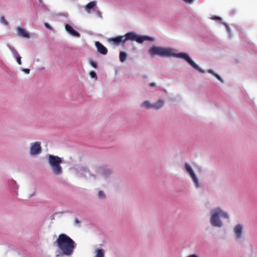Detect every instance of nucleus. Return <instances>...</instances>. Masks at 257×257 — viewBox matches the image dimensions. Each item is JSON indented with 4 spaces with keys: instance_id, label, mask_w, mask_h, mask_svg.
<instances>
[{
    "instance_id": "obj_1",
    "label": "nucleus",
    "mask_w": 257,
    "mask_h": 257,
    "mask_svg": "<svg viewBox=\"0 0 257 257\" xmlns=\"http://www.w3.org/2000/svg\"><path fill=\"white\" fill-rule=\"evenodd\" d=\"M149 53L151 56L157 55L161 57H172L182 58L193 66V60L187 54L184 53H177L176 50L171 48L153 46L150 49Z\"/></svg>"
},
{
    "instance_id": "obj_2",
    "label": "nucleus",
    "mask_w": 257,
    "mask_h": 257,
    "mask_svg": "<svg viewBox=\"0 0 257 257\" xmlns=\"http://www.w3.org/2000/svg\"><path fill=\"white\" fill-rule=\"evenodd\" d=\"M56 243L63 254L66 255H71L76 246L75 242L69 236L63 233L59 235Z\"/></svg>"
},
{
    "instance_id": "obj_3",
    "label": "nucleus",
    "mask_w": 257,
    "mask_h": 257,
    "mask_svg": "<svg viewBox=\"0 0 257 257\" xmlns=\"http://www.w3.org/2000/svg\"><path fill=\"white\" fill-rule=\"evenodd\" d=\"M211 217L210 222L212 226L216 227H221L222 222L219 220V217L228 218V214L222 211L220 208L213 209L211 211Z\"/></svg>"
},
{
    "instance_id": "obj_4",
    "label": "nucleus",
    "mask_w": 257,
    "mask_h": 257,
    "mask_svg": "<svg viewBox=\"0 0 257 257\" xmlns=\"http://www.w3.org/2000/svg\"><path fill=\"white\" fill-rule=\"evenodd\" d=\"M48 162L51 167L53 172L55 175H60L62 173V168L60 166L62 162L61 158L57 156L49 155Z\"/></svg>"
},
{
    "instance_id": "obj_5",
    "label": "nucleus",
    "mask_w": 257,
    "mask_h": 257,
    "mask_svg": "<svg viewBox=\"0 0 257 257\" xmlns=\"http://www.w3.org/2000/svg\"><path fill=\"white\" fill-rule=\"evenodd\" d=\"M124 42L127 40L136 41L139 43H142L146 40L153 41L154 39L148 36H141L136 35L135 33L129 32L123 36Z\"/></svg>"
},
{
    "instance_id": "obj_6",
    "label": "nucleus",
    "mask_w": 257,
    "mask_h": 257,
    "mask_svg": "<svg viewBox=\"0 0 257 257\" xmlns=\"http://www.w3.org/2000/svg\"><path fill=\"white\" fill-rule=\"evenodd\" d=\"M42 151L41 144L39 142H36L32 144L30 148V154L31 155H36L40 154Z\"/></svg>"
},
{
    "instance_id": "obj_7",
    "label": "nucleus",
    "mask_w": 257,
    "mask_h": 257,
    "mask_svg": "<svg viewBox=\"0 0 257 257\" xmlns=\"http://www.w3.org/2000/svg\"><path fill=\"white\" fill-rule=\"evenodd\" d=\"M65 28L66 31L69 33L70 34H71L72 36L80 37V34L77 32L76 31L74 30L72 27L70 26L69 24H66L65 25Z\"/></svg>"
},
{
    "instance_id": "obj_8",
    "label": "nucleus",
    "mask_w": 257,
    "mask_h": 257,
    "mask_svg": "<svg viewBox=\"0 0 257 257\" xmlns=\"http://www.w3.org/2000/svg\"><path fill=\"white\" fill-rule=\"evenodd\" d=\"M234 232L237 239L240 238L242 233V226L237 224L234 228Z\"/></svg>"
},
{
    "instance_id": "obj_9",
    "label": "nucleus",
    "mask_w": 257,
    "mask_h": 257,
    "mask_svg": "<svg viewBox=\"0 0 257 257\" xmlns=\"http://www.w3.org/2000/svg\"><path fill=\"white\" fill-rule=\"evenodd\" d=\"M96 47H97V51L103 55H105L107 52V50L102 44L99 42H96L95 43Z\"/></svg>"
},
{
    "instance_id": "obj_10",
    "label": "nucleus",
    "mask_w": 257,
    "mask_h": 257,
    "mask_svg": "<svg viewBox=\"0 0 257 257\" xmlns=\"http://www.w3.org/2000/svg\"><path fill=\"white\" fill-rule=\"evenodd\" d=\"M123 36H118L109 40V41L112 42L115 45H119L120 43H124V39Z\"/></svg>"
},
{
    "instance_id": "obj_11",
    "label": "nucleus",
    "mask_w": 257,
    "mask_h": 257,
    "mask_svg": "<svg viewBox=\"0 0 257 257\" xmlns=\"http://www.w3.org/2000/svg\"><path fill=\"white\" fill-rule=\"evenodd\" d=\"M17 31L18 35L20 36H22L24 38H30V35L28 33L26 32V31L21 28L18 27L17 29Z\"/></svg>"
},
{
    "instance_id": "obj_12",
    "label": "nucleus",
    "mask_w": 257,
    "mask_h": 257,
    "mask_svg": "<svg viewBox=\"0 0 257 257\" xmlns=\"http://www.w3.org/2000/svg\"><path fill=\"white\" fill-rule=\"evenodd\" d=\"M164 104V100L159 99L155 103L153 104V108L156 109H159L163 106Z\"/></svg>"
},
{
    "instance_id": "obj_13",
    "label": "nucleus",
    "mask_w": 257,
    "mask_h": 257,
    "mask_svg": "<svg viewBox=\"0 0 257 257\" xmlns=\"http://www.w3.org/2000/svg\"><path fill=\"white\" fill-rule=\"evenodd\" d=\"M13 55L16 58L17 61L19 65L21 64V57L19 55L17 51L13 48L11 49Z\"/></svg>"
},
{
    "instance_id": "obj_14",
    "label": "nucleus",
    "mask_w": 257,
    "mask_h": 257,
    "mask_svg": "<svg viewBox=\"0 0 257 257\" xmlns=\"http://www.w3.org/2000/svg\"><path fill=\"white\" fill-rule=\"evenodd\" d=\"M96 5V2L95 1H92L90 3H89L88 4H87L85 7V10L89 13H90V10L94 8Z\"/></svg>"
},
{
    "instance_id": "obj_15",
    "label": "nucleus",
    "mask_w": 257,
    "mask_h": 257,
    "mask_svg": "<svg viewBox=\"0 0 257 257\" xmlns=\"http://www.w3.org/2000/svg\"><path fill=\"white\" fill-rule=\"evenodd\" d=\"M185 170L189 173L191 177L193 179V170L191 166L187 163L185 165Z\"/></svg>"
},
{
    "instance_id": "obj_16",
    "label": "nucleus",
    "mask_w": 257,
    "mask_h": 257,
    "mask_svg": "<svg viewBox=\"0 0 257 257\" xmlns=\"http://www.w3.org/2000/svg\"><path fill=\"white\" fill-rule=\"evenodd\" d=\"M104 250L103 249H98L96 250V254L94 257H104Z\"/></svg>"
},
{
    "instance_id": "obj_17",
    "label": "nucleus",
    "mask_w": 257,
    "mask_h": 257,
    "mask_svg": "<svg viewBox=\"0 0 257 257\" xmlns=\"http://www.w3.org/2000/svg\"><path fill=\"white\" fill-rule=\"evenodd\" d=\"M127 57L126 54L124 52H120L119 53V59L121 62H124Z\"/></svg>"
},
{
    "instance_id": "obj_18",
    "label": "nucleus",
    "mask_w": 257,
    "mask_h": 257,
    "mask_svg": "<svg viewBox=\"0 0 257 257\" xmlns=\"http://www.w3.org/2000/svg\"><path fill=\"white\" fill-rule=\"evenodd\" d=\"M142 107H145L148 108H153V104H151L148 101H145L141 105Z\"/></svg>"
},
{
    "instance_id": "obj_19",
    "label": "nucleus",
    "mask_w": 257,
    "mask_h": 257,
    "mask_svg": "<svg viewBox=\"0 0 257 257\" xmlns=\"http://www.w3.org/2000/svg\"><path fill=\"white\" fill-rule=\"evenodd\" d=\"M208 72L209 73L213 74L219 81H220L221 82L222 81L221 77L219 75H218L217 74L215 73L212 70L209 69L208 70Z\"/></svg>"
},
{
    "instance_id": "obj_20",
    "label": "nucleus",
    "mask_w": 257,
    "mask_h": 257,
    "mask_svg": "<svg viewBox=\"0 0 257 257\" xmlns=\"http://www.w3.org/2000/svg\"><path fill=\"white\" fill-rule=\"evenodd\" d=\"M194 183L195 184L196 187L199 188L200 187V185L199 184L198 180L196 177L195 176V174H194Z\"/></svg>"
},
{
    "instance_id": "obj_21",
    "label": "nucleus",
    "mask_w": 257,
    "mask_h": 257,
    "mask_svg": "<svg viewBox=\"0 0 257 257\" xmlns=\"http://www.w3.org/2000/svg\"><path fill=\"white\" fill-rule=\"evenodd\" d=\"M1 22L5 24V25H8V22L5 20V18L4 17H1Z\"/></svg>"
},
{
    "instance_id": "obj_22",
    "label": "nucleus",
    "mask_w": 257,
    "mask_h": 257,
    "mask_svg": "<svg viewBox=\"0 0 257 257\" xmlns=\"http://www.w3.org/2000/svg\"><path fill=\"white\" fill-rule=\"evenodd\" d=\"M44 26H45V27L47 29H48L51 31L54 30L53 28L47 23H44Z\"/></svg>"
},
{
    "instance_id": "obj_23",
    "label": "nucleus",
    "mask_w": 257,
    "mask_h": 257,
    "mask_svg": "<svg viewBox=\"0 0 257 257\" xmlns=\"http://www.w3.org/2000/svg\"><path fill=\"white\" fill-rule=\"evenodd\" d=\"M89 75L90 76V77L91 78H96V74L95 73V72L94 71H91L90 73H89Z\"/></svg>"
},
{
    "instance_id": "obj_24",
    "label": "nucleus",
    "mask_w": 257,
    "mask_h": 257,
    "mask_svg": "<svg viewBox=\"0 0 257 257\" xmlns=\"http://www.w3.org/2000/svg\"><path fill=\"white\" fill-rule=\"evenodd\" d=\"M90 65L94 68H96L97 67V64L92 60L90 61Z\"/></svg>"
},
{
    "instance_id": "obj_25",
    "label": "nucleus",
    "mask_w": 257,
    "mask_h": 257,
    "mask_svg": "<svg viewBox=\"0 0 257 257\" xmlns=\"http://www.w3.org/2000/svg\"><path fill=\"white\" fill-rule=\"evenodd\" d=\"M194 68L197 69L198 70H199L200 72H201L202 73L204 72V71L203 70H202L201 69H200L198 67V66L197 65V64H195L194 62Z\"/></svg>"
},
{
    "instance_id": "obj_26",
    "label": "nucleus",
    "mask_w": 257,
    "mask_h": 257,
    "mask_svg": "<svg viewBox=\"0 0 257 257\" xmlns=\"http://www.w3.org/2000/svg\"><path fill=\"white\" fill-rule=\"evenodd\" d=\"M98 196L100 198H104V194L102 191H100L98 192Z\"/></svg>"
},
{
    "instance_id": "obj_27",
    "label": "nucleus",
    "mask_w": 257,
    "mask_h": 257,
    "mask_svg": "<svg viewBox=\"0 0 257 257\" xmlns=\"http://www.w3.org/2000/svg\"><path fill=\"white\" fill-rule=\"evenodd\" d=\"M96 13L98 17H99L100 18L102 17L101 12L99 10H97Z\"/></svg>"
},
{
    "instance_id": "obj_28",
    "label": "nucleus",
    "mask_w": 257,
    "mask_h": 257,
    "mask_svg": "<svg viewBox=\"0 0 257 257\" xmlns=\"http://www.w3.org/2000/svg\"><path fill=\"white\" fill-rule=\"evenodd\" d=\"M23 71H24L26 73L29 74L30 73V70L29 69L26 68L24 69Z\"/></svg>"
},
{
    "instance_id": "obj_29",
    "label": "nucleus",
    "mask_w": 257,
    "mask_h": 257,
    "mask_svg": "<svg viewBox=\"0 0 257 257\" xmlns=\"http://www.w3.org/2000/svg\"><path fill=\"white\" fill-rule=\"evenodd\" d=\"M150 86L151 87H154L156 86V84L155 83H151L150 84Z\"/></svg>"
},
{
    "instance_id": "obj_30",
    "label": "nucleus",
    "mask_w": 257,
    "mask_h": 257,
    "mask_svg": "<svg viewBox=\"0 0 257 257\" xmlns=\"http://www.w3.org/2000/svg\"><path fill=\"white\" fill-rule=\"evenodd\" d=\"M213 19L220 20L221 18L220 17H215L214 18H213Z\"/></svg>"
},
{
    "instance_id": "obj_31",
    "label": "nucleus",
    "mask_w": 257,
    "mask_h": 257,
    "mask_svg": "<svg viewBox=\"0 0 257 257\" xmlns=\"http://www.w3.org/2000/svg\"><path fill=\"white\" fill-rule=\"evenodd\" d=\"M187 257H193V254L189 255Z\"/></svg>"
},
{
    "instance_id": "obj_32",
    "label": "nucleus",
    "mask_w": 257,
    "mask_h": 257,
    "mask_svg": "<svg viewBox=\"0 0 257 257\" xmlns=\"http://www.w3.org/2000/svg\"><path fill=\"white\" fill-rule=\"evenodd\" d=\"M75 222H76V223H78V222H79V221H78V219H76V220H75Z\"/></svg>"
},
{
    "instance_id": "obj_33",
    "label": "nucleus",
    "mask_w": 257,
    "mask_h": 257,
    "mask_svg": "<svg viewBox=\"0 0 257 257\" xmlns=\"http://www.w3.org/2000/svg\"><path fill=\"white\" fill-rule=\"evenodd\" d=\"M194 257H198V256H197V255L194 254Z\"/></svg>"
}]
</instances>
